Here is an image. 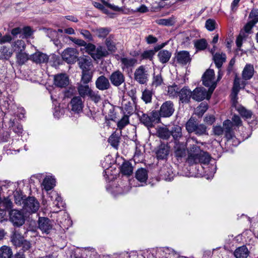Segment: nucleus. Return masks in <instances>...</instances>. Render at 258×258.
I'll return each instance as SVG.
<instances>
[{
    "instance_id": "nucleus-9",
    "label": "nucleus",
    "mask_w": 258,
    "mask_h": 258,
    "mask_svg": "<svg viewBox=\"0 0 258 258\" xmlns=\"http://www.w3.org/2000/svg\"><path fill=\"white\" fill-rule=\"evenodd\" d=\"M174 110L173 103L171 101H167L161 105L159 111L162 117L167 118L172 116Z\"/></svg>"
},
{
    "instance_id": "nucleus-44",
    "label": "nucleus",
    "mask_w": 258,
    "mask_h": 258,
    "mask_svg": "<svg viewBox=\"0 0 258 258\" xmlns=\"http://www.w3.org/2000/svg\"><path fill=\"white\" fill-rule=\"evenodd\" d=\"M153 95V92L152 90L145 89L142 92V99L146 104L151 103Z\"/></svg>"
},
{
    "instance_id": "nucleus-51",
    "label": "nucleus",
    "mask_w": 258,
    "mask_h": 258,
    "mask_svg": "<svg viewBox=\"0 0 258 258\" xmlns=\"http://www.w3.org/2000/svg\"><path fill=\"white\" fill-rule=\"evenodd\" d=\"M122 108L127 114H131L133 112V103L131 101L123 100L122 102Z\"/></svg>"
},
{
    "instance_id": "nucleus-32",
    "label": "nucleus",
    "mask_w": 258,
    "mask_h": 258,
    "mask_svg": "<svg viewBox=\"0 0 258 258\" xmlns=\"http://www.w3.org/2000/svg\"><path fill=\"white\" fill-rule=\"evenodd\" d=\"M105 45L107 50L111 52H115L116 50V42L114 37L112 35H109L105 40Z\"/></svg>"
},
{
    "instance_id": "nucleus-14",
    "label": "nucleus",
    "mask_w": 258,
    "mask_h": 258,
    "mask_svg": "<svg viewBox=\"0 0 258 258\" xmlns=\"http://www.w3.org/2000/svg\"><path fill=\"white\" fill-rule=\"evenodd\" d=\"M78 61V64L82 70V72H94L93 65L90 58L81 57Z\"/></svg>"
},
{
    "instance_id": "nucleus-19",
    "label": "nucleus",
    "mask_w": 258,
    "mask_h": 258,
    "mask_svg": "<svg viewBox=\"0 0 258 258\" xmlns=\"http://www.w3.org/2000/svg\"><path fill=\"white\" fill-rule=\"evenodd\" d=\"M178 96L182 103H187L192 98V92L187 87H184L179 90Z\"/></svg>"
},
{
    "instance_id": "nucleus-6",
    "label": "nucleus",
    "mask_w": 258,
    "mask_h": 258,
    "mask_svg": "<svg viewBox=\"0 0 258 258\" xmlns=\"http://www.w3.org/2000/svg\"><path fill=\"white\" fill-rule=\"evenodd\" d=\"M109 79L113 86L117 87L125 83V78L122 72L116 70L110 74Z\"/></svg>"
},
{
    "instance_id": "nucleus-5",
    "label": "nucleus",
    "mask_w": 258,
    "mask_h": 258,
    "mask_svg": "<svg viewBox=\"0 0 258 258\" xmlns=\"http://www.w3.org/2000/svg\"><path fill=\"white\" fill-rule=\"evenodd\" d=\"M39 203L33 197H30L26 199L23 206L24 210L30 213L36 212L39 210Z\"/></svg>"
},
{
    "instance_id": "nucleus-31",
    "label": "nucleus",
    "mask_w": 258,
    "mask_h": 258,
    "mask_svg": "<svg viewBox=\"0 0 258 258\" xmlns=\"http://www.w3.org/2000/svg\"><path fill=\"white\" fill-rule=\"evenodd\" d=\"M254 69L252 65L247 64L242 72V78L245 80L251 78L253 75Z\"/></svg>"
},
{
    "instance_id": "nucleus-48",
    "label": "nucleus",
    "mask_w": 258,
    "mask_h": 258,
    "mask_svg": "<svg viewBox=\"0 0 258 258\" xmlns=\"http://www.w3.org/2000/svg\"><path fill=\"white\" fill-rule=\"evenodd\" d=\"M119 140L120 137L115 133H113L108 138V141L113 147L117 148Z\"/></svg>"
},
{
    "instance_id": "nucleus-1",
    "label": "nucleus",
    "mask_w": 258,
    "mask_h": 258,
    "mask_svg": "<svg viewBox=\"0 0 258 258\" xmlns=\"http://www.w3.org/2000/svg\"><path fill=\"white\" fill-rule=\"evenodd\" d=\"M210 155L206 152L201 151L200 148L194 145L188 153L186 162L190 165L198 163L208 164L210 161Z\"/></svg>"
},
{
    "instance_id": "nucleus-12",
    "label": "nucleus",
    "mask_w": 258,
    "mask_h": 258,
    "mask_svg": "<svg viewBox=\"0 0 258 258\" xmlns=\"http://www.w3.org/2000/svg\"><path fill=\"white\" fill-rule=\"evenodd\" d=\"M175 59L178 63L183 66L189 63L191 60L189 52L186 50H181L177 52Z\"/></svg>"
},
{
    "instance_id": "nucleus-18",
    "label": "nucleus",
    "mask_w": 258,
    "mask_h": 258,
    "mask_svg": "<svg viewBox=\"0 0 258 258\" xmlns=\"http://www.w3.org/2000/svg\"><path fill=\"white\" fill-rule=\"evenodd\" d=\"M233 124L230 120H225L223 123V132L225 133V137L228 140L232 139L234 136L232 130Z\"/></svg>"
},
{
    "instance_id": "nucleus-13",
    "label": "nucleus",
    "mask_w": 258,
    "mask_h": 258,
    "mask_svg": "<svg viewBox=\"0 0 258 258\" xmlns=\"http://www.w3.org/2000/svg\"><path fill=\"white\" fill-rule=\"evenodd\" d=\"M109 79L104 75H101L97 78L95 81V86L97 89L100 91L108 90L111 88V84Z\"/></svg>"
},
{
    "instance_id": "nucleus-35",
    "label": "nucleus",
    "mask_w": 258,
    "mask_h": 258,
    "mask_svg": "<svg viewBox=\"0 0 258 258\" xmlns=\"http://www.w3.org/2000/svg\"><path fill=\"white\" fill-rule=\"evenodd\" d=\"M171 52L167 50H160L158 53L159 61L162 63L167 62L171 57Z\"/></svg>"
},
{
    "instance_id": "nucleus-54",
    "label": "nucleus",
    "mask_w": 258,
    "mask_h": 258,
    "mask_svg": "<svg viewBox=\"0 0 258 258\" xmlns=\"http://www.w3.org/2000/svg\"><path fill=\"white\" fill-rule=\"evenodd\" d=\"M208 105L207 103H201L200 105L197 108L196 114L199 116H202L204 113L207 110Z\"/></svg>"
},
{
    "instance_id": "nucleus-2",
    "label": "nucleus",
    "mask_w": 258,
    "mask_h": 258,
    "mask_svg": "<svg viewBox=\"0 0 258 258\" xmlns=\"http://www.w3.org/2000/svg\"><path fill=\"white\" fill-rule=\"evenodd\" d=\"M215 72L212 69L207 70L202 76L203 84L206 87H210L209 92L212 93L216 87V83L214 82Z\"/></svg>"
},
{
    "instance_id": "nucleus-33",
    "label": "nucleus",
    "mask_w": 258,
    "mask_h": 258,
    "mask_svg": "<svg viewBox=\"0 0 258 258\" xmlns=\"http://www.w3.org/2000/svg\"><path fill=\"white\" fill-rule=\"evenodd\" d=\"M55 180L51 176H46L43 180L42 185L46 191L52 189L55 186Z\"/></svg>"
},
{
    "instance_id": "nucleus-60",
    "label": "nucleus",
    "mask_w": 258,
    "mask_h": 258,
    "mask_svg": "<svg viewBox=\"0 0 258 258\" xmlns=\"http://www.w3.org/2000/svg\"><path fill=\"white\" fill-rule=\"evenodd\" d=\"M207 128V127L205 124H199L198 128H197V130L195 133L198 136H202L204 135L208 134Z\"/></svg>"
},
{
    "instance_id": "nucleus-39",
    "label": "nucleus",
    "mask_w": 258,
    "mask_h": 258,
    "mask_svg": "<svg viewBox=\"0 0 258 258\" xmlns=\"http://www.w3.org/2000/svg\"><path fill=\"white\" fill-rule=\"evenodd\" d=\"M13 52L10 48L3 46L0 48V59H8L12 55Z\"/></svg>"
},
{
    "instance_id": "nucleus-45",
    "label": "nucleus",
    "mask_w": 258,
    "mask_h": 258,
    "mask_svg": "<svg viewBox=\"0 0 258 258\" xmlns=\"http://www.w3.org/2000/svg\"><path fill=\"white\" fill-rule=\"evenodd\" d=\"M153 124L161 122V118L162 117L159 111L153 110L150 114Z\"/></svg>"
},
{
    "instance_id": "nucleus-56",
    "label": "nucleus",
    "mask_w": 258,
    "mask_h": 258,
    "mask_svg": "<svg viewBox=\"0 0 258 258\" xmlns=\"http://www.w3.org/2000/svg\"><path fill=\"white\" fill-rule=\"evenodd\" d=\"M88 97L96 103L100 102L101 100L99 92L98 91H94L93 90H92Z\"/></svg>"
},
{
    "instance_id": "nucleus-8",
    "label": "nucleus",
    "mask_w": 258,
    "mask_h": 258,
    "mask_svg": "<svg viewBox=\"0 0 258 258\" xmlns=\"http://www.w3.org/2000/svg\"><path fill=\"white\" fill-rule=\"evenodd\" d=\"M208 93L203 87H197L192 92V99L197 101H201L205 99L209 100L211 97V92Z\"/></svg>"
},
{
    "instance_id": "nucleus-3",
    "label": "nucleus",
    "mask_w": 258,
    "mask_h": 258,
    "mask_svg": "<svg viewBox=\"0 0 258 258\" xmlns=\"http://www.w3.org/2000/svg\"><path fill=\"white\" fill-rule=\"evenodd\" d=\"M149 74L144 66H140L135 71L134 80L141 85L145 84L149 80Z\"/></svg>"
},
{
    "instance_id": "nucleus-27",
    "label": "nucleus",
    "mask_w": 258,
    "mask_h": 258,
    "mask_svg": "<svg viewBox=\"0 0 258 258\" xmlns=\"http://www.w3.org/2000/svg\"><path fill=\"white\" fill-rule=\"evenodd\" d=\"M213 60L217 68L220 69L226 61V55L224 53L217 52L213 55Z\"/></svg>"
},
{
    "instance_id": "nucleus-28",
    "label": "nucleus",
    "mask_w": 258,
    "mask_h": 258,
    "mask_svg": "<svg viewBox=\"0 0 258 258\" xmlns=\"http://www.w3.org/2000/svg\"><path fill=\"white\" fill-rule=\"evenodd\" d=\"M245 85V81L241 79L236 76L234 80L232 91L234 92L235 94H238L239 90L242 88H244Z\"/></svg>"
},
{
    "instance_id": "nucleus-20",
    "label": "nucleus",
    "mask_w": 258,
    "mask_h": 258,
    "mask_svg": "<svg viewBox=\"0 0 258 258\" xmlns=\"http://www.w3.org/2000/svg\"><path fill=\"white\" fill-rule=\"evenodd\" d=\"M31 59L36 63H44L48 62L49 56L45 53L37 51L31 55Z\"/></svg>"
},
{
    "instance_id": "nucleus-57",
    "label": "nucleus",
    "mask_w": 258,
    "mask_h": 258,
    "mask_svg": "<svg viewBox=\"0 0 258 258\" xmlns=\"http://www.w3.org/2000/svg\"><path fill=\"white\" fill-rule=\"evenodd\" d=\"M156 51L154 50H149L144 51L141 55L142 59L152 60Z\"/></svg>"
},
{
    "instance_id": "nucleus-41",
    "label": "nucleus",
    "mask_w": 258,
    "mask_h": 258,
    "mask_svg": "<svg viewBox=\"0 0 258 258\" xmlns=\"http://www.w3.org/2000/svg\"><path fill=\"white\" fill-rule=\"evenodd\" d=\"M94 72H82L79 83L88 84L92 81Z\"/></svg>"
},
{
    "instance_id": "nucleus-43",
    "label": "nucleus",
    "mask_w": 258,
    "mask_h": 258,
    "mask_svg": "<svg viewBox=\"0 0 258 258\" xmlns=\"http://www.w3.org/2000/svg\"><path fill=\"white\" fill-rule=\"evenodd\" d=\"M194 46L197 50H203L207 47L208 43L205 39H200L194 41Z\"/></svg>"
},
{
    "instance_id": "nucleus-29",
    "label": "nucleus",
    "mask_w": 258,
    "mask_h": 258,
    "mask_svg": "<svg viewBox=\"0 0 258 258\" xmlns=\"http://www.w3.org/2000/svg\"><path fill=\"white\" fill-rule=\"evenodd\" d=\"M148 170L143 168L138 169L136 172V178L140 182L145 183L148 179Z\"/></svg>"
},
{
    "instance_id": "nucleus-40",
    "label": "nucleus",
    "mask_w": 258,
    "mask_h": 258,
    "mask_svg": "<svg viewBox=\"0 0 258 258\" xmlns=\"http://www.w3.org/2000/svg\"><path fill=\"white\" fill-rule=\"evenodd\" d=\"M95 35L99 38H105L110 32L109 28H99L93 30Z\"/></svg>"
},
{
    "instance_id": "nucleus-26",
    "label": "nucleus",
    "mask_w": 258,
    "mask_h": 258,
    "mask_svg": "<svg viewBox=\"0 0 258 258\" xmlns=\"http://www.w3.org/2000/svg\"><path fill=\"white\" fill-rule=\"evenodd\" d=\"M24 239L23 236L17 231H14L11 236L12 243L16 247L21 246L22 242L24 241Z\"/></svg>"
},
{
    "instance_id": "nucleus-46",
    "label": "nucleus",
    "mask_w": 258,
    "mask_h": 258,
    "mask_svg": "<svg viewBox=\"0 0 258 258\" xmlns=\"http://www.w3.org/2000/svg\"><path fill=\"white\" fill-rule=\"evenodd\" d=\"M163 84V79L161 73L154 74L152 79V85L153 87H157Z\"/></svg>"
},
{
    "instance_id": "nucleus-59",
    "label": "nucleus",
    "mask_w": 258,
    "mask_h": 258,
    "mask_svg": "<svg viewBox=\"0 0 258 258\" xmlns=\"http://www.w3.org/2000/svg\"><path fill=\"white\" fill-rule=\"evenodd\" d=\"M14 198L16 204L19 205L24 204L25 199L19 191H17L14 192Z\"/></svg>"
},
{
    "instance_id": "nucleus-42",
    "label": "nucleus",
    "mask_w": 258,
    "mask_h": 258,
    "mask_svg": "<svg viewBox=\"0 0 258 258\" xmlns=\"http://www.w3.org/2000/svg\"><path fill=\"white\" fill-rule=\"evenodd\" d=\"M175 148V155L177 158H181L185 155V149L182 144H179L176 143L174 147Z\"/></svg>"
},
{
    "instance_id": "nucleus-4",
    "label": "nucleus",
    "mask_w": 258,
    "mask_h": 258,
    "mask_svg": "<svg viewBox=\"0 0 258 258\" xmlns=\"http://www.w3.org/2000/svg\"><path fill=\"white\" fill-rule=\"evenodd\" d=\"M9 215V220L14 226L20 227L24 224L25 219L21 211L16 209L11 210Z\"/></svg>"
},
{
    "instance_id": "nucleus-58",
    "label": "nucleus",
    "mask_w": 258,
    "mask_h": 258,
    "mask_svg": "<svg viewBox=\"0 0 258 258\" xmlns=\"http://www.w3.org/2000/svg\"><path fill=\"white\" fill-rule=\"evenodd\" d=\"M257 23V20L251 21L249 20L244 26V30L247 34L252 33L251 29Z\"/></svg>"
},
{
    "instance_id": "nucleus-16",
    "label": "nucleus",
    "mask_w": 258,
    "mask_h": 258,
    "mask_svg": "<svg viewBox=\"0 0 258 258\" xmlns=\"http://www.w3.org/2000/svg\"><path fill=\"white\" fill-rule=\"evenodd\" d=\"M121 68L124 71L134 68L138 62L136 58L134 57H121L120 58Z\"/></svg>"
},
{
    "instance_id": "nucleus-17",
    "label": "nucleus",
    "mask_w": 258,
    "mask_h": 258,
    "mask_svg": "<svg viewBox=\"0 0 258 258\" xmlns=\"http://www.w3.org/2000/svg\"><path fill=\"white\" fill-rule=\"evenodd\" d=\"M71 109L74 112L79 113L82 111L84 107L83 101L81 97H74L70 102Z\"/></svg>"
},
{
    "instance_id": "nucleus-63",
    "label": "nucleus",
    "mask_w": 258,
    "mask_h": 258,
    "mask_svg": "<svg viewBox=\"0 0 258 258\" xmlns=\"http://www.w3.org/2000/svg\"><path fill=\"white\" fill-rule=\"evenodd\" d=\"M237 95L238 94H235L234 92L233 91H232V98H231V101H232V107L233 108H234L235 110H236L239 106H241V105L239 104L237 101Z\"/></svg>"
},
{
    "instance_id": "nucleus-38",
    "label": "nucleus",
    "mask_w": 258,
    "mask_h": 258,
    "mask_svg": "<svg viewBox=\"0 0 258 258\" xmlns=\"http://www.w3.org/2000/svg\"><path fill=\"white\" fill-rule=\"evenodd\" d=\"M170 132H171V135L176 141H178L182 135L181 127L178 125H174Z\"/></svg>"
},
{
    "instance_id": "nucleus-23",
    "label": "nucleus",
    "mask_w": 258,
    "mask_h": 258,
    "mask_svg": "<svg viewBox=\"0 0 258 258\" xmlns=\"http://www.w3.org/2000/svg\"><path fill=\"white\" fill-rule=\"evenodd\" d=\"M91 57L95 60L100 59L103 57H105L108 55V51L106 48L102 46H99L95 47V51Z\"/></svg>"
},
{
    "instance_id": "nucleus-61",
    "label": "nucleus",
    "mask_w": 258,
    "mask_h": 258,
    "mask_svg": "<svg viewBox=\"0 0 258 258\" xmlns=\"http://www.w3.org/2000/svg\"><path fill=\"white\" fill-rule=\"evenodd\" d=\"M79 31L80 34L83 35L84 38L88 41H92L93 40V36L88 30L86 29H79Z\"/></svg>"
},
{
    "instance_id": "nucleus-53",
    "label": "nucleus",
    "mask_w": 258,
    "mask_h": 258,
    "mask_svg": "<svg viewBox=\"0 0 258 258\" xmlns=\"http://www.w3.org/2000/svg\"><path fill=\"white\" fill-rule=\"evenodd\" d=\"M156 23L160 25L164 26H172L174 24L175 21L173 18H169L168 19H162L156 21Z\"/></svg>"
},
{
    "instance_id": "nucleus-22",
    "label": "nucleus",
    "mask_w": 258,
    "mask_h": 258,
    "mask_svg": "<svg viewBox=\"0 0 258 258\" xmlns=\"http://www.w3.org/2000/svg\"><path fill=\"white\" fill-rule=\"evenodd\" d=\"M138 116L142 123H143L148 128H150L154 127V124H153L150 115L141 112L138 113Z\"/></svg>"
},
{
    "instance_id": "nucleus-25",
    "label": "nucleus",
    "mask_w": 258,
    "mask_h": 258,
    "mask_svg": "<svg viewBox=\"0 0 258 258\" xmlns=\"http://www.w3.org/2000/svg\"><path fill=\"white\" fill-rule=\"evenodd\" d=\"M50 198L51 200L53 202V204L58 209H61L64 207V203L62 201L61 198L56 191H51L50 193Z\"/></svg>"
},
{
    "instance_id": "nucleus-47",
    "label": "nucleus",
    "mask_w": 258,
    "mask_h": 258,
    "mask_svg": "<svg viewBox=\"0 0 258 258\" xmlns=\"http://www.w3.org/2000/svg\"><path fill=\"white\" fill-rule=\"evenodd\" d=\"M236 110L238 112L242 117L246 119L250 118L252 115V113L250 110L246 109L242 106H239Z\"/></svg>"
},
{
    "instance_id": "nucleus-50",
    "label": "nucleus",
    "mask_w": 258,
    "mask_h": 258,
    "mask_svg": "<svg viewBox=\"0 0 258 258\" xmlns=\"http://www.w3.org/2000/svg\"><path fill=\"white\" fill-rule=\"evenodd\" d=\"M29 58L28 54L23 51L19 52L17 54V61L20 65L24 64L29 59Z\"/></svg>"
},
{
    "instance_id": "nucleus-15",
    "label": "nucleus",
    "mask_w": 258,
    "mask_h": 258,
    "mask_svg": "<svg viewBox=\"0 0 258 258\" xmlns=\"http://www.w3.org/2000/svg\"><path fill=\"white\" fill-rule=\"evenodd\" d=\"M53 81L55 86L59 88H65L69 84V77L64 74L55 75Z\"/></svg>"
},
{
    "instance_id": "nucleus-36",
    "label": "nucleus",
    "mask_w": 258,
    "mask_h": 258,
    "mask_svg": "<svg viewBox=\"0 0 258 258\" xmlns=\"http://www.w3.org/2000/svg\"><path fill=\"white\" fill-rule=\"evenodd\" d=\"M157 135L162 139L168 140L171 136V132L167 127H160L157 130Z\"/></svg>"
},
{
    "instance_id": "nucleus-30",
    "label": "nucleus",
    "mask_w": 258,
    "mask_h": 258,
    "mask_svg": "<svg viewBox=\"0 0 258 258\" xmlns=\"http://www.w3.org/2000/svg\"><path fill=\"white\" fill-rule=\"evenodd\" d=\"M120 171L123 175H131L133 172V166L131 163L128 161L123 162L120 167Z\"/></svg>"
},
{
    "instance_id": "nucleus-34",
    "label": "nucleus",
    "mask_w": 258,
    "mask_h": 258,
    "mask_svg": "<svg viewBox=\"0 0 258 258\" xmlns=\"http://www.w3.org/2000/svg\"><path fill=\"white\" fill-rule=\"evenodd\" d=\"M199 124L194 118H190L185 124V128L188 133H195Z\"/></svg>"
},
{
    "instance_id": "nucleus-64",
    "label": "nucleus",
    "mask_w": 258,
    "mask_h": 258,
    "mask_svg": "<svg viewBox=\"0 0 258 258\" xmlns=\"http://www.w3.org/2000/svg\"><path fill=\"white\" fill-rule=\"evenodd\" d=\"M216 22L214 20L209 19L205 23V27L207 30L212 31L215 29Z\"/></svg>"
},
{
    "instance_id": "nucleus-10",
    "label": "nucleus",
    "mask_w": 258,
    "mask_h": 258,
    "mask_svg": "<svg viewBox=\"0 0 258 258\" xmlns=\"http://www.w3.org/2000/svg\"><path fill=\"white\" fill-rule=\"evenodd\" d=\"M170 147L168 144L161 143L157 148L155 153L158 160H166L170 153Z\"/></svg>"
},
{
    "instance_id": "nucleus-21",
    "label": "nucleus",
    "mask_w": 258,
    "mask_h": 258,
    "mask_svg": "<svg viewBox=\"0 0 258 258\" xmlns=\"http://www.w3.org/2000/svg\"><path fill=\"white\" fill-rule=\"evenodd\" d=\"M77 89L80 95L79 96L81 97V98H84L86 97H88L92 90L89 84L79 83L77 84Z\"/></svg>"
},
{
    "instance_id": "nucleus-24",
    "label": "nucleus",
    "mask_w": 258,
    "mask_h": 258,
    "mask_svg": "<svg viewBox=\"0 0 258 258\" xmlns=\"http://www.w3.org/2000/svg\"><path fill=\"white\" fill-rule=\"evenodd\" d=\"M249 253L250 252L245 245L237 247L233 252L235 258H247Z\"/></svg>"
},
{
    "instance_id": "nucleus-49",
    "label": "nucleus",
    "mask_w": 258,
    "mask_h": 258,
    "mask_svg": "<svg viewBox=\"0 0 258 258\" xmlns=\"http://www.w3.org/2000/svg\"><path fill=\"white\" fill-rule=\"evenodd\" d=\"M12 46L14 50L18 51V52L23 51L25 48V44L24 41L22 40H17L15 41Z\"/></svg>"
},
{
    "instance_id": "nucleus-52",
    "label": "nucleus",
    "mask_w": 258,
    "mask_h": 258,
    "mask_svg": "<svg viewBox=\"0 0 258 258\" xmlns=\"http://www.w3.org/2000/svg\"><path fill=\"white\" fill-rule=\"evenodd\" d=\"M179 88L176 85H173L168 87L167 93L170 97H175L178 95Z\"/></svg>"
},
{
    "instance_id": "nucleus-7",
    "label": "nucleus",
    "mask_w": 258,
    "mask_h": 258,
    "mask_svg": "<svg viewBox=\"0 0 258 258\" xmlns=\"http://www.w3.org/2000/svg\"><path fill=\"white\" fill-rule=\"evenodd\" d=\"M79 53L74 48H67L62 52L61 56L63 60L68 63H74L76 62Z\"/></svg>"
},
{
    "instance_id": "nucleus-37",
    "label": "nucleus",
    "mask_w": 258,
    "mask_h": 258,
    "mask_svg": "<svg viewBox=\"0 0 258 258\" xmlns=\"http://www.w3.org/2000/svg\"><path fill=\"white\" fill-rule=\"evenodd\" d=\"M13 251L12 249L6 245L0 248V258H12Z\"/></svg>"
},
{
    "instance_id": "nucleus-62",
    "label": "nucleus",
    "mask_w": 258,
    "mask_h": 258,
    "mask_svg": "<svg viewBox=\"0 0 258 258\" xmlns=\"http://www.w3.org/2000/svg\"><path fill=\"white\" fill-rule=\"evenodd\" d=\"M2 126L3 122L2 121H0V139L2 142H5L7 141L10 135L7 132H4Z\"/></svg>"
},
{
    "instance_id": "nucleus-55",
    "label": "nucleus",
    "mask_w": 258,
    "mask_h": 258,
    "mask_svg": "<svg viewBox=\"0 0 258 258\" xmlns=\"http://www.w3.org/2000/svg\"><path fill=\"white\" fill-rule=\"evenodd\" d=\"M128 123L129 116L127 115H124L121 119L118 121L117 125L119 130H122Z\"/></svg>"
},
{
    "instance_id": "nucleus-11",
    "label": "nucleus",
    "mask_w": 258,
    "mask_h": 258,
    "mask_svg": "<svg viewBox=\"0 0 258 258\" xmlns=\"http://www.w3.org/2000/svg\"><path fill=\"white\" fill-rule=\"evenodd\" d=\"M38 228L43 232L48 234L53 227L51 221L46 217H39L38 220Z\"/></svg>"
}]
</instances>
